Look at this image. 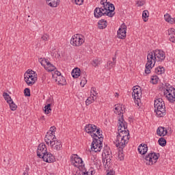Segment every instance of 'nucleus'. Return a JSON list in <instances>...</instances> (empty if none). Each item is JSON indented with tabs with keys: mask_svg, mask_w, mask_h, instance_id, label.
Segmentation results:
<instances>
[{
	"mask_svg": "<svg viewBox=\"0 0 175 175\" xmlns=\"http://www.w3.org/2000/svg\"><path fill=\"white\" fill-rule=\"evenodd\" d=\"M158 143L159 146H161V147H165V146H166V139L163 137H161L159 139Z\"/></svg>",
	"mask_w": 175,
	"mask_h": 175,
	"instance_id": "f704fd0d",
	"label": "nucleus"
},
{
	"mask_svg": "<svg viewBox=\"0 0 175 175\" xmlns=\"http://www.w3.org/2000/svg\"><path fill=\"white\" fill-rule=\"evenodd\" d=\"M154 113L156 116L159 118L164 117L166 116V107L165 105V102L162 98H157L154 100Z\"/></svg>",
	"mask_w": 175,
	"mask_h": 175,
	"instance_id": "39448f33",
	"label": "nucleus"
},
{
	"mask_svg": "<svg viewBox=\"0 0 175 175\" xmlns=\"http://www.w3.org/2000/svg\"><path fill=\"white\" fill-rule=\"evenodd\" d=\"M159 153H155L154 152L149 153L148 155L145 157L146 161L148 162L146 165H154V163H157V161L159 159Z\"/></svg>",
	"mask_w": 175,
	"mask_h": 175,
	"instance_id": "9d476101",
	"label": "nucleus"
},
{
	"mask_svg": "<svg viewBox=\"0 0 175 175\" xmlns=\"http://www.w3.org/2000/svg\"><path fill=\"white\" fill-rule=\"evenodd\" d=\"M85 131L86 133H88L93 141L92 142V150L94 152H100L103 146V135L100 133V130L96 127L95 124H88L85 126Z\"/></svg>",
	"mask_w": 175,
	"mask_h": 175,
	"instance_id": "f257e3e1",
	"label": "nucleus"
},
{
	"mask_svg": "<svg viewBox=\"0 0 175 175\" xmlns=\"http://www.w3.org/2000/svg\"><path fill=\"white\" fill-rule=\"evenodd\" d=\"M117 36L118 39H124L126 38V25L125 24H122L119 29L118 30Z\"/></svg>",
	"mask_w": 175,
	"mask_h": 175,
	"instance_id": "2eb2a0df",
	"label": "nucleus"
},
{
	"mask_svg": "<svg viewBox=\"0 0 175 175\" xmlns=\"http://www.w3.org/2000/svg\"><path fill=\"white\" fill-rule=\"evenodd\" d=\"M38 61L42 66H44V68H46V65H47V63H49V59H46L44 58H40Z\"/></svg>",
	"mask_w": 175,
	"mask_h": 175,
	"instance_id": "473e14b6",
	"label": "nucleus"
},
{
	"mask_svg": "<svg viewBox=\"0 0 175 175\" xmlns=\"http://www.w3.org/2000/svg\"><path fill=\"white\" fill-rule=\"evenodd\" d=\"M71 163H72V165L75 166V167H78V169H79V170H81V172L85 167L84 165V162L83 161V159L79 157V156L77 154H73L71 157Z\"/></svg>",
	"mask_w": 175,
	"mask_h": 175,
	"instance_id": "1a4fd4ad",
	"label": "nucleus"
},
{
	"mask_svg": "<svg viewBox=\"0 0 175 175\" xmlns=\"http://www.w3.org/2000/svg\"><path fill=\"white\" fill-rule=\"evenodd\" d=\"M49 135H50L51 137H55V133H53V132H49V131H48V132L46 133V135H49Z\"/></svg>",
	"mask_w": 175,
	"mask_h": 175,
	"instance_id": "09e8293b",
	"label": "nucleus"
},
{
	"mask_svg": "<svg viewBox=\"0 0 175 175\" xmlns=\"http://www.w3.org/2000/svg\"><path fill=\"white\" fill-rule=\"evenodd\" d=\"M168 23H170V24H173L174 23V19H173V18H171Z\"/></svg>",
	"mask_w": 175,
	"mask_h": 175,
	"instance_id": "8fccbe9b",
	"label": "nucleus"
},
{
	"mask_svg": "<svg viewBox=\"0 0 175 175\" xmlns=\"http://www.w3.org/2000/svg\"><path fill=\"white\" fill-rule=\"evenodd\" d=\"M85 82L87 83V80H85Z\"/></svg>",
	"mask_w": 175,
	"mask_h": 175,
	"instance_id": "bf43d9fd",
	"label": "nucleus"
},
{
	"mask_svg": "<svg viewBox=\"0 0 175 175\" xmlns=\"http://www.w3.org/2000/svg\"><path fill=\"white\" fill-rule=\"evenodd\" d=\"M55 74L57 75V76H58V77H61L62 78V81H60V84H62V83H65V77H61V72L59 71H56Z\"/></svg>",
	"mask_w": 175,
	"mask_h": 175,
	"instance_id": "58836bf2",
	"label": "nucleus"
},
{
	"mask_svg": "<svg viewBox=\"0 0 175 175\" xmlns=\"http://www.w3.org/2000/svg\"><path fill=\"white\" fill-rule=\"evenodd\" d=\"M154 72L157 75H163V73H165V68L160 66L155 68Z\"/></svg>",
	"mask_w": 175,
	"mask_h": 175,
	"instance_id": "c85d7f7f",
	"label": "nucleus"
},
{
	"mask_svg": "<svg viewBox=\"0 0 175 175\" xmlns=\"http://www.w3.org/2000/svg\"><path fill=\"white\" fill-rule=\"evenodd\" d=\"M100 3L106 8L105 12L107 13V16H108V17H113L115 14L114 10H116L114 5L107 3V1L103 2V1H100Z\"/></svg>",
	"mask_w": 175,
	"mask_h": 175,
	"instance_id": "9b49d317",
	"label": "nucleus"
},
{
	"mask_svg": "<svg viewBox=\"0 0 175 175\" xmlns=\"http://www.w3.org/2000/svg\"><path fill=\"white\" fill-rule=\"evenodd\" d=\"M57 138L55 137H51L50 136V134H46L45 135V142L46 143V144L49 146V144H51V142H55V140H56Z\"/></svg>",
	"mask_w": 175,
	"mask_h": 175,
	"instance_id": "5701e85b",
	"label": "nucleus"
},
{
	"mask_svg": "<svg viewBox=\"0 0 175 175\" xmlns=\"http://www.w3.org/2000/svg\"><path fill=\"white\" fill-rule=\"evenodd\" d=\"M164 95L167 98V100L170 103H174L175 102V88L170 86L165 88Z\"/></svg>",
	"mask_w": 175,
	"mask_h": 175,
	"instance_id": "6e6552de",
	"label": "nucleus"
},
{
	"mask_svg": "<svg viewBox=\"0 0 175 175\" xmlns=\"http://www.w3.org/2000/svg\"><path fill=\"white\" fill-rule=\"evenodd\" d=\"M55 126H53L50 128L49 131L48 132H53V133H55Z\"/></svg>",
	"mask_w": 175,
	"mask_h": 175,
	"instance_id": "49530a36",
	"label": "nucleus"
},
{
	"mask_svg": "<svg viewBox=\"0 0 175 175\" xmlns=\"http://www.w3.org/2000/svg\"><path fill=\"white\" fill-rule=\"evenodd\" d=\"M110 163H111V156L107 154L105 158L103 159V164L105 167H110Z\"/></svg>",
	"mask_w": 175,
	"mask_h": 175,
	"instance_id": "6ab92c4d",
	"label": "nucleus"
},
{
	"mask_svg": "<svg viewBox=\"0 0 175 175\" xmlns=\"http://www.w3.org/2000/svg\"><path fill=\"white\" fill-rule=\"evenodd\" d=\"M165 58H166L165 52L161 49L148 51L145 73L150 75L151 73V69H152V67L155 65V62H162V61H165Z\"/></svg>",
	"mask_w": 175,
	"mask_h": 175,
	"instance_id": "f03ea898",
	"label": "nucleus"
},
{
	"mask_svg": "<svg viewBox=\"0 0 175 175\" xmlns=\"http://www.w3.org/2000/svg\"><path fill=\"white\" fill-rule=\"evenodd\" d=\"M45 154H47V148H46V144L41 143L37 149V156L42 158Z\"/></svg>",
	"mask_w": 175,
	"mask_h": 175,
	"instance_id": "4468645a",
	"label": "nucleus"
},
{
	"mask_svg": "<svg viewBox=\"0 0 175 175\" xmlns=\"http://www.w3.org/2000/svg\"><path fill=\"white\" fill-rule=\"evenodd\" d=\"M173 20H174V23H175V18H173Z\"/></svg>",
	"mask_w": 175,
	"mask_h": 175,
	"instance_id": "6e6d98bb",
	"label": "nucleus"
},
{
	"mask_svg": "<svg viewBox=\"0 0 175 175\" xmlns=\"http://www.w3.org/2000/svg\"><path fill=\"white\" fill-rule=\"evenodd\" d=\"M82 175H93L95 174V170L93 167H90L87 170L85 167H83V169L81 170Z\"/></svg>",
	"mask_w": 175,
	"mask_h": 175,
	"instance_id": "412c9836",
	"label": "nucleus"
},
{
	"mask_svg": "<svg viewBox=\"0 0 175 175\" xmlns=\"http://www.w3.org/2000/svg\"><path fill=\"white\" fill-rule=\"evenodd\" d=\"M107 175H113V174H111V172H108Z\"/></svg>",
	"mask_w": 175,
	"mask_h": 175,
	"instance_id": "603ef678",
	"label": "nucleus"
},
{
	"mask_svg": "<svg viewBox=\"0 0 175 175\" xmlns=\"http://www.w3.org/2000/svg\"><path fill=\"white\" fill-rule=\"evenodd\" d=\"M115 96H116V98H118V96H119L118 93H116V94H115Z\"/></svg>",
	"mask_w": 175,
	"mask_h": 175,
	"instance_id": "3c124183",
	"label": "nucleus"
},
{
	"mask_svg": "<svg viewBox=\"0 0 175 175\" xmlns=\"http://www.w3.org/2000/svg\"><path fill=\"white\" fill-rule=\"evenodd\" d=\"M150 16V13L148 12V10H144L142 12V18L145 23L147 21V18Z\"/></svg>",
	"mask_w": 175,
	"mask_h": 175,
	"instance_id": "c756f323",
	"label": "nucleus"
},
{
	"mask_svg": "<svg viewBox=\"0 0 175 175\" xmlns=\"http://www.w3.org/2000/svg\"><path fill=\"white\" fill-rule=\"evenodd\" d=\"M100 64H102V59L98 58V57L94 58L92 62V65L94 68L99 66V65H100Z\"/></svg>",
	"mask_w": 175,
	"mask_h": 175,
	"instance_id": "cd10ccee",
	"label": "nucleus"
},
{
	"mask_svg": "<svg viewBox=\"0 0 175 175\" xmlns=\"http://www.w3.org/2000/svg\"><path fill=\"white\" fill-rule=\"evenodd\" d=\"M146 3V0H137V6H143Z\"/></svg>",
	"mask_w": 175,
	"mask_h": 175,
	"instance_id": "a19ab883",
	"label": "nucleus"
},
{
	"mask_svg": "<svg viewBox=\"0 0 175 175\" xmlns=\"http://www.w3.org/2000/svg\"><path fill=\"white\" fill-rule=\"evenodd\" d=\"M78 175H83V171H81V173L79 174Z\"/></svg>",
	"mask_w": 175,
	"mask_h": 175,
	"instance_id": "5fc2aeb1",
	"label": "nucleus"
},
{
	"mask_svg": "<svg viewBox=\"0 0 175 175\" xmlns=\"http://www.w3.org/2000/svg\"><path fill=\"white\" fill-rule=\"evenodd\" d=\"M158 81H159L158 76L153 75L151 77L150 83H152V84H158Z\"/></svg>",
	"mask_w": 175,
	"mask_h": 175,
	"instance_id": "2f4dec72",
	"label": "nucleus"
},
{
	"mask_svg": "<svg viewBox=\"0 0 175 175\" xmlns=\"http://www.w3.org/2000/svg\"><path fill=\"white\" fill-rule=\"evenodd\" d=\"M72 2H75L76 5H83V2H84V0H72Z\"/></svg>",
	"mask_w": 175,
	"mask_h": 175,
	"instance_id": "c03bdc74",
	"label": "nucleus"
},
{
	"mask_svg": "<svg viewBox=\"0 0 175 175\" xmlns=\"http://www.w3.org/2000/svg\"><path fill=\"white\" fill-rule=\"evenodd\" d=\"M83 84V81H81V85Z\"/></svg>",
	"mask_w": 175,
	"mask_h": 175,
	"instance_id": "4d7b16f0",
	"label": "nucleus"
},
{
	"mask_svg": "<svg viewBox=\"0 0 175 175\" xmlns=\"http://www.w3.org/2000/svg\"><path fill=\"white\" fill-rule=\"evenodd\" d=\"M25 81L27 83V85H33L35 82L38 80L36 75H35V71L32 70H28L24 75Z\"/></svg>",
	"mask_w": 175,
	"mask_h": 175,
	"instance_id": "423d86ee",
	"label": "nucleus"
},
{
	"mask_svg": "<svg viewBox=\"0 0 175 175\" xmlns=\"http://www.w3.org/2000/svg\"><path fill=\"white\" fill-rule=\"evenodd\" d=\"M164 18H165V21H167V23H169V21H170V18H172V16H170V15H169V14H167L164 15Z\"/></svg>",
	"mask_w": 175,
	"mask_h": 175,
	"instance_id": "a18cd8bd",
	"label": "nucleus"
},
{
	"mask_svg": "<svg viewBox=\"0 0 175 175\" xmlns=\"http://www.w3.org/2000/svg\"><path fill=\"white\" fill-rule=\"evenodd\" d=\"M94 17L96 18H100L102 16H107V12H106V8L104 5L101 8H96L94 11Z\"/></svg>",
	"mask_w": 175,
	"mask_h": 175,
	"instance_id": "ddd939ff",
	"label": "nucleus"
},
{
	"mask_svg": "<svg viewBox=\"0 0 175 175\" xmlns=\"http://www.w3.org/2000/svg\"><path fill=\"white\" fill-rule=\"evenodd\" d=\"M3 96L4 99H5V100H6V102L8 103H10V102H12V100H13L12 99V97H10V96L9 95V94H8L6 92H4L3 94Z\"/></svg>",
	"mask_w": 175,
	"mask_h": 175,
	"instance_id": "7c9ffc66",
	"label": "nucleus"
},
{
	"mask_svg": "<svg viewBox=\"0 0 175 175\" xmlns=\"http://www.w3.org/2000/svg\"><path fill=\"white\" fill-rule=\"evenodd\" d=\"M85 41L84 36L77 33L72 36L70 43L74 47H80V46H82V44H84Z\"/></svg>",
	"mask_w": 175,
	"mask_h": 175,
	"instance_id": "0eeeda50",
	"label": "nucleus"
},
{
	"mask_svg": "<svg viewBox=\"0 0 175 175\" xmlns=\"http://www.w3.org/2000/svg\"><path fill=\"white\" fill-rule=\"evenodd\" d=\"M23 175H28V174L27 172H24Z\"/></svg>",
	"mask_w": 175,
	"mask_h": 175,
	"instance_id": "864d4df0",
	"label": "nucleus"
},
{
	"mask_svg": "<svg viewBox=\"0 0 175 175\" xmlns=\"http://www.w3.org/2000/svg\"><path fill=\"white\" fill-rule=\"evenodd\" d=\"M116 64H117V57L115 55L112 57V61L109 60L107 62V66L109 69H111V68H114V66H116Z\"/></svg>",
	"mask_w": 175,
	"mask_h": 175,
	"instance_id": "4be33fe9",
	"label": "nucleus"
},
{
	"mask_svg": "<svg viewBox=\"0 0 175 175\" xmlns=\"http://www.w3.org/2000/svg\"><path fill=\"white\" fill-rule=\"evenodd\" d=\"M85 84V83L83 82V87H84Z\"/></svg>",
	"mask_w": 175,
	"mask_h": 175,
	"instance_id": "13d9d810",
	"label": "nucleus"
},
{
	"mask_svg": "<svg viewBox=\"0 0 175 175\" xmlns=\"http://www.w3.org/2000/svg\"><path fill=\"white\" fill-rule=\"evenodd\" d=\"M91 94H92L93 96H96L98 95V93L96 92V89L95 88H92L90 90Z\"/></svg>",
	"mask_w": 175,
	"mask_h": 175,
	"instance_id": "37998d69",
	"label": "nucleus"
},
{
	"mask_svg": "<svg viewBox=\"0 0 175 175\" xmlns=\"http://www.w3.org/2000/svg\"><path fill=\"white\" fill-rule=\"evenodd\" d=\"M95 102V97L93 96L92 97H89L85 100L86 105L88 106L91 105V103H94Z\"/></svg>",
	"mask_w": 175,
	"mask_h": 175,
	"instance_id": "72a5a7b5",
	"label": "nucleus"
},
{
	"mask_svg": "<svg viewBox=\"0 0 175 175\" xmlns=\"http://www.w3.org/2000/svg\"><path fill=\"white\" fill-rule=\"evenodd\" d=\"M47 5L51 6V8H57L59 5V0H49L46 1Z\"/></svg>",
	"mask_w": 175,
	"mask_h": 175,
	"instance_id": "b1692460",
	"label": "nucleus"
},
{
	"mask_svg": "<svg viewBox=\"0 0 175 175\" xmlns=\"http://www.w3.org/2000/svg\"><path fill=\"white\" fill-rule=\"evenodd\" d=\"M127 143H129V133H118L116 136V139L114 142V144L119 149L118 158L120 161H124V153L122 150L125 148Z\"/></svg>",
	"mask_w": 175,
	"mask_h": 175,
	"instance_id": "7ed1b4c3",
	"label": "nucleus"
},
{
	"mask_svg": "<svg viewBox=\"0 0 175 175\" xmlns=\"http://www.w3.org/2000/svg\"><path fill=\"white\" fill-rule=\"evenodd\" d=\"M44 111H45L46 114H49V113H51V104H47V105L44 107Z\"/></svg>",
	"mask_w": 175,
	"mask_h": 175,
	"instance_id": "e433bc0d",
	"label": "nucleus"
},
{
	"mask_svg": "<svg viewBox=\"0 0 175 175\" xmlns=\"http://www.w3.org/2000/svg\"><path fill=\"white\" fill-rule=\"evenodd\" d=\"M71 75L74 79H78L81 75V71L79 68H75L72 70Z\"/></svg>",
	"mask_w": 175,
	"mask_h": 175,
	"instance_id": "bb28decb",
	"label": "nucleus"
},
{
	"mask_svg": "<svg viewBox=\"0 0 175 175\" xmlns=\"http://www.w3.org/2000/svg\"><path fill=\"white\" fill-rule=\"evenodd\" d=\"M158 136H166L167 135V130L163 126H159L157 130Z\"/></svg>",
	"mask_w": 175,
	"mask_h": 175,
	"instance_id": "aec40b11",
	"label": "nucleus"
},
{
	"mask_svg": "<svg viewBox=\"0 0 175 175\" xmlns=\"http://www.w3.org/2000/svg\"><path fill=\"white\" fill-rule=\"evenodd\" d=\"M44 69L46 70L47 72H54V70H55V66L49 62L46 63Z\"/></svg>",
	"mask_w": 175,
	"mask_h": 175,
	"instance_id": "393cba45",
	"label": "nucleus"
},
{
	"mask_svg": "<svg viewBox=\"0 0 175 175\" xmlns=\"http://www.w3.org/2000/svg\"><path fill=\"white\" fill-rule=\"evenodd\" d=\"M42 118H44V116H42Z\"/></svg>",
	"mask_w": 175,
	"mask_h": 175,
	"instance_id": "052dcab7",
	"label": "nucleus"
},
{
	"mask_svg": "<svg viewBox=\"0 0 175 175\" xmlns=\"http://www.w3.org/2000/svg\"><path fill=\"white\" fill-rule=\"evenodd\" d=\"M25 96H31V90L27 88L24 90Z\"/></svg>",
	"mask_w": 175,
	"mask_h": 175,
	"instance_id": "ea45409f",
	"label": "nucleus"
},
{
	"mask_svg": "<svg viewBox=\"0 0 175 175\" xmlns=\"http://www.w3.org/2000/svg\"><path fill=\"white\" fill-rule=\"evenodd\" d=\"M168 38L170 42H172V43H175V36H170Z\"/></svg>",
	"mask_w": 175,
	"mask_h": 175,
	"instance_id": "de8ad7c7",
	"label": "nucleus"
},
{
	"mask_svg": "<svg viewBox=\"0 0 175 175\" xmlns=\"http://www.w3.org/2000/svg\"><path fill=\"white\" fill-rule=\"evenodd\" d=\"M41 158L44 161V162H47L48 163H52V162L55 161L54 156L48 152H46V153H45Z\"/></svg>",
	"mask_w": 175,
	"mask_h": 175,
	"instance_id": "f3484780",
	"label": "nucleus"
},
{
	"mask_svg": "<svg viewBox=\"0 0 175 175\" xmlns=\"http://www.w3.org/2000/svg\"><path fill=\"white\" fill-rule=\"evenodd\" d=\"M142 90L140 89V86H135L132 96L133 99L135 100V105L139 106V101L140 100V98H142Z\"/></svg>",
	"mask_w": 175,
	"mask_h": 175,
	"instance_id": "f8f14e48",
	"label": "nucleus"
},
{
	"mask_svg": "<svg viewBox=\"0 0 175 175\" xmlns=\"http://www.w3.org/2000/svg\"><path fill=\"white\" fill-rule=\"evenodd\" d=\"M10 108L12 111H14L17 109V105L13 102V100L11 102L8 103Z\"/></svg>",
	"mask_w": 175,
	"mask_h": 175,
	"instance_id": "c9c22d12",
	"label": "nucleus"
},
{
	"mask_svg": "<svg viewBox=\"0 0 175 175\" xmlns=\"http://www.w3.org/2000/svg\"><path fill=\"white\" fill-rule=\"evenodd\" d=\"M168 38L170 36H175V29L174 28H170L168 29Z\"/></svg>",
	"mask_w": 175,
	"mask_h": 175,
	"instance_id": "4c0bfd02",
	"label": "nucleus"
},
{
	"mask_svg": "<svg viewBox=\"0 0 175 175\" xmlns=\"http://www.w3.org/2000/svg\"><path fill=\"white\" fill-rule=\"evenodd\" d=\"M98 28L100 29H105L106 27H107V21L105 19H101L100 21H98Z\"/></svg>",
	"mask_w": 175,
	"mask_h": 175,
	"instance_id": "a878e982",
	"label": "nucleus"
},
{
	"mask_svg": "<svg viewBox=\"0 0 175 175\" xmlns=\"http://www.w3.org/2000/svg\"><path fill=\"white\" fill-rule=\"evenodd\" d=\"M50 146L53 150H55V151L62 150V142L57 139L55 141H52Z\"/></svg>",
	"mask_w": 175,
	"mask_h": 175,
	"instance_id": "dca6fc26",
	"label": "nucleus"
},
{
	"mask_svg": "<svg viewBox=\"0 0 175 175\" xmlns=\"http://www.w3.org/2000/svg\"><path fill=\"white\" fill-rule=\"evenodd\" d=\"M114 113L115 114H118V131L119 133L122 132V133H129V131H126L128 128V124L125 122V120H124V113H122V107L120 105H116V107L114 109Z\"/></svg>",
	"mask_w": 175,
	"mask_h": 175,
	"instance_id": "20e7f679",
	"label": "nucleus"
},
{
	"mask_svg": "<svg viewBox=\"0 0 175 175\" xmlns=\"http://www.w3.org/2000/svg\"><path fill=\"white\" fill-rule=\"evenodd\" d=\"M42 40H43L44 42H47L49 41V35L47 34H44L42 38H41Z\"/></svg>",
	"mask_w": 175,
	"mask_h": 175,
	"instance_id": "79ce46f5",
	"label": "nucleus"
},
{
	"mask_svg": "<svg viewBox=\"0 0 175 175\" xmlns=\"http://www.w3.org/2000/svg\"><path fill=\"white\" fill-rule=\"evenodd\" d=\"M148 151V147L147 144H141L138 147V152L141 154V155H144Z\"/></svg>",
	"mask_w": 175,
	"mask_h": 175,
	"instance_id": "a211bd4d",
	"label": "nucleus"
}]
</instances>
